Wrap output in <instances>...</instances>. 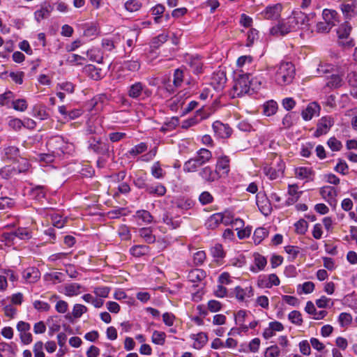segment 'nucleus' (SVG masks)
I'll return each instance as SVG.
<instances>
[{"label": "nucleus", "mask_w": 357, "mask_h": 357, "mask_svg": "<svg viewBox=\"0 0 357 357\" xmlns=\"http://www.w3.org/2000/svg\"><path fill=\"white\" fill-rule=\"evenodd\" d=\"M134 218L139 225L149 224L153 221L151 214L146 210L137 211Z\"/></svg>", "instance_id": "393cba45"}, {"label": "nucleus", "mask_w": 357, "mask_h": 357, "mask_svg": "<svg viewBox=\"0 0 357 357\" xmlns=\"http://www.w3.org/2000/svg\"><path fill=\"white\" fill-rule=\"evenodd\" d=\"M333 124L334 121L332 117L328 116L321 117L317 122V129L314 132V136L319 137L327 134Z\"/></svg>", "instance_id": "423d86ee"}, {"label": "nucleus", "mask_w": 357, "mask_h": 357, "mask_svg": "<svg viewBox=\"0 0 357 357\" xmlns=\"http://www.w3.org/2000/svg\"><path fill=\"white\" fill-rule=\"evenodd\" d=\"M227 78L223 72L219 71L214 74L212 77V84L215 85V87L218 89L222 88L226 83Z\"/></svg>", "instance_id": "e433bc0d"}, {"label": "nucleus", "mask_w": 357, "mask_h": 357, "mask_svg": "<svg viewBox=\"0 0 357 357\" xmlns=\"http://www.w3.org/2000/svg\"><path fill=\"white\" fill-rule=\"evenodd\" d=\"M210 253L215 261L218 262L225 257V252L221 244L216 243L210 249Z\"/></svg>", "instance_id": "473e14b6"}, {"label": "nucleus", "mask_w": 357, "mask_h": 357, "mask_svg": "<svg viewBox=\"0 0 357 357\" xmlns=\"http://www.w3.org/2000/svg\"><path fill=\"white\" fill-rule=\"evenodd\" d=\"M321 107L316 102H312L301 112L303 120L310 121L314 116H318L320 114Z\"/></svg>", "instance_id": "9b49d317"}, {"label": "nucleus", "mask_w": 357, "mask_h": 357, "mask_svg": "<svg viewBox=\"0 0 357 357\" xmlns=\"http://www.w3.org/2000/svg\"><path fill=\"white\" fill-rule=\"evenodd\" d=\"M206 272L202 269L195 268L191 270L188 275L189 281L193 283L199 282L206 278Z\"/></svg>", "instance_id": "c756f323"}, {"label": "nucleus", "mask_w": 357, "mask_h": 357, "mask_svg": "<svg viewBox=\"0 0 357 357\" xmlns=\"http://www.w3.org/2000/svg\"><path fill=\"white\" fill-rule=\"evenodd\" d=\"M250 76V74L243 73L237 75L231 92L233 98L241 97L250 93L251 91L249 84Z\"/></svg>", "instance_id": "7ed1b4c3"}, {"label": "nucleus", "mask_w": 357, "mask_h": 357, "mask_svg": "<svg viewBox=\"0 0 357 357\" xmlns=\"http://www.w3.org/2000/svg\"><path fill=\"white\" fill-rule=\"evenodd\" d=\"M127 95L132 99L144 100L151 96L152 91L144 83L135 82L128 86Z\"/></svg>", "instance_id": "20e7f679"}, {"label": "nucleus", "mask_w": 357, "mask_h": 357, "mask_svg": "<svg viewBox=\"0 0 357 357\" xmlns=\"http://www.w3.org/2000/svg\"><path fill=\"white\" fill-rule=\"evenodd\" d=\"M347 80L349 84L354 87H357V64L350 65L349 67Z\"/></svg>", "instance_id": "4c0bfd02"}, {"label": "nucleus", "mask_w": 357, "mask_h": 357, "mask_svg": "<svg viewBox=\"0 0 357 357\" xmlns=\"http://www.w3.org/2000/svg\"><path fill=\"white\" fill-rule=\"evenodd\" d=\"M256 203L259 211L264 215L271 213L272 207L271 200L264 192H260L256 195Z\"/></svg>", "instance_id": "6e6552de"}, {"label": "nucleus", "mask_w": 357, "mask_h": 357, "mask_svg": "<svg viewBox=\"0 0 357 357\" xmlns=\"http://www.w3.org/2000/svg\"><path fill=\"white\" fill-rule=\"evenodd\" d=\"M205 116L202 114V110H197L194 116L189 118L182 122V128H188L191 126H193L197 124L200 121L204 119Z\"/></svg>", "instance_id": "c85d7f7f"}, {"label": "nucleus", "mask_w": 357, "mask_h": 357, "mask_svg": "<svg viewBox=\"0 0 357 357\" xmlns=\"http://www.w3.org/2000/svg\"><path fill=\"white\" fill-rule=\"evenodd\" d=\"M84 291V287L78 283H68L63 287L61 293L65 294L66 296L73 297L80 294Z\"/></svg>", "instance_id": "4468645a"}, {"label": "nucleus", "mask_w": 357, "mask_h": 357, "mask_svg": "<svg viewBox=\"0 0 357 357\" xmlns=\"http://www.w3.org/2000/svg\"><path fill=\"white\" fill-rule=\"evenodd\" d=\"M46 191L43 186L38 185L32 189L31 195V197L38 200L41 201L45 197Z\"/></svg>", "instance_id": "3c124183"}, {"label": "nucleus", "mask_w": 357, "mask_h": 357, "mask_svg": "<svg viewBox=\"0 0 357 357\" xmlns=\"http://www.w3.org/2000/svg\"><path fill=\"white\" fill-rule=\"evenodd\" d=\"M341 10L347 17H352L357 14V6L354 3H342Z\"/></svg>", "instance_id": "58836bf2"}, {"label": "nucleus", "mask_w": 357, "mask_h": 357, "mask_svg": "<svg viewBox=\"0 0 357 357\" xmlns=\"http://www.w3.org/2000/svg\"><path fill=\"white\" fill-rule=\"evenodd\" d=\"M320 195L327 202L335 199L337 195V192L334 187L326 185L320 189Z\"/></svg>", "instance_id": "cd10ccee"}, {"label": "nucleus", "mask_w": 357, "mask_h": 357, "mask_svg": "<svg viewBox=\"0 0 357 357\" xmlns=\"http://www.w3.org/2000/svg\"><path fill=\"white\" fill-rule=\"evenodd\" d=\"M236 298L238 301H246L248 298L253 296V289L251 286L243 288L240 286L236 287L234 289Z\"/></svg>", "instance_id": "a211bd4d"}, {"label": "nucleus", "mask_w": 357, "mask_h": 357, "mask_svg": "<svg viewBox=\"0 0 357 357\" xmlns=\"http://www.w3.org/2000/svg\"><path fill=\"white\" fill-rule=\"evenodd\" d=\"M212 158V154L211 151L206 149H199L197 155L193 157L194 160L197 162V163L200 166L204 165L208 162Z\"/></svg>", "instance_id": "b1692460"}, {"label": "nucleus", "mask_w": 357, "mask_h": 357, "mask_svg": "<svg viewBox=\"0 0 357 357\" xmlns=\"http://www.w3.org/2000/svg\"><path fill=\"white\" fill-rule=\"evenodd\" d=\"M342 79L337 75H333L328 78L326 85L330 89H335L342 85Z\"/></svg>", "instance_id": "8fccbe9b"}, {"label": "nucleus", "mask_w": 357, "mask_h": 357, "mask_svg": "<svg viewBox=\"0 0 357 357\" xmlns=\"http://www.w3.org/2000/svg\"><path fill=\"white\" fill-rule=\"evenodd\" d=\"M138 36V31L137 30H128L126 33V37L127 38L126 43L129 47H133L135 43L137 40Z\"/></svg>", "instance_id": "6e6d98bb"}, {"label": "nucleus", "mask_w": 357, "mask_h": 357, "mask_svg": "<svg viewBox=\"0 0 357 357\" xmlns=\"http://www.w3.org/2000/svg\"><path fill=\"white\" fill-rule=\"evenodd\" d=\"M6 238L13 240V236H16L22 240L29 239L31 237V231L26 228H18L13 234H5Z\"/></svg>", "instance_id": "bb28decb"}, {"label": "nucleus", "mask_w": 357, "mask_h": 357, "mask_svg": "<svg viewBox=\"0 0 357 357\" xmlns=\"http://www.w3.org/2000/svg\"><path fill=\"white\" fill-rule=\"evenodd\" d=\"M149 250V249L148 246L142 245H137L132 246L130 248V252L132 255L139 257L140 256L144 255L146 253H148Z\"/></svg>", "instance_id": "49530a36"}, {"label": "nucleus", "mask_w": 357, "mask_h": 357, "mask_svg": "<svg viewBox=\"0 0 357 357\" xmlns=\"http://www.w3.org/2000/svg\"><path fill=\"white\" fill-rule=\"evenodd\" d=\"M184 79V72L181 69H176L174 70L173 75V84H165V89L169 93H172L174 92L175 89L180 87L181 84L183 82Z\"/></svg>", "instance_id": "f8f14e48"}, {"label": "nucleus", "mask_w": 357, "mask_h": 357, "mask_svg": "<svg viewBox=\"0 0 357 357\" xmlns=\"http://www.w3.org/2000/svg\"><path fill=\"white\" fill-rule=\"evenodd\" d=\"M184 94H181L179 93L176 96L174 97L171 100V102L169 103V107L172 111H177L179 107H181L184 103V100H183V96Z\"/></svg>", "instance_id": "09e8293b"}, {"label": "nucleus", "mask_w": 357, "mask_h": 357, "mask_svg": "<svg viewBox=\"0 0 357 357\" xmlns=\"http://www.w3.org/2000/svg\"><path fill=\"white\" fill-rule=\"evenodd\" d=\"M23 278L29 283L36 282L40 278V272L36 268H28L23 272Z\"/></svg>", "instance_id": "a878e982"}, {"label": "nucleus", "mask_w": 357, "mask_h": 357, "mask_svg": "<svg viewBox=\"0 0 357 357\" xmlns=\"http://www.w3.org/2000/svg\"><path fill=\"white\" fill-rule=\"evenodd\" d=\"M268 236V231L265 228L259 227L255 229L253 240L255 244H259Z\"/></svg>", "instance_id": "a18cd8bd"}, {"label": "nucleus", "mask_w": 357, "mask_h": 357, "mask_svg": "<svg viewBox=\"0 0 357 357\" xmlns=\"http://www.w3.org/2000/svg\"><path fill=\"white\" fill-rule=\"evenodd\" d=\"M199 174L204 181L208 183L213 182L220 177L219 173L216 170L213 171L208 166L202 169Z\"/></svg>", "instance_id": "4be33fe9"}, {"label": "nucleus", "mask_w": 357, "mask_h": 357, "mask_svg": "<svg viewBox=\"0 0 357 357\" xmlns=\"http://www.w3.org/2000/svg\"><path fill=\"white\" fill-rule=\"evenodd\" d=\"M253 262L254 265L250 266V270L252 273H258L265 268L267 264V259L263 255L256 252L253 254Z\"/></svg>", "instance_id": "f3484780"}, {"label": "nucleus", "mask_w": 357, "mask_h": 357, "mask_svg": "<svg viewBox=\"0 0 357 357\" xmlns=\"http://www.w3.org/2000/svg\"><path fill=\"white\" fill-rule=\"evenodd\" d=\"M222 218L221 217L220 213H214L211 215L206 222V226L208 228L214 229L218 227L220 224L222 223Z\"/></svg>", "instance_id": "ea45409f"}, {"label": "nucleus", "mask_w": 357, "mask_h": 357, "mask_svg": "<svg viewBox=\"0 0 357 357\" xmlns=\"http://www.w3.org/2000/svg\"><path fill=\"white\" fill-rule=\"evenodd\" d=\"M0 304L3 306V310L6 317L13 319L17 314V309L12 305H6V299H2Z\"/></svg>", "instance_id": "c03bdc74"}, {"label": "nucleus", "mask_w": 357, "mask_h": 357, "mask_svg": "<svg viewBox=\"0 0 357 357\" xmlns=\"http://www.w3.org/2000/svg\"><path fill=\"white\" fill-rule=\"evenodd\" d=\"M288 193L291 197L289 199V202L294 203L300 197L301 192H298L296 185H291L289 186Z\"/></svg>", "instance_id": "bf43d9fd"}, {"label": "nucleus", "mask_w": 357, "mask_h": 357, "mask_svg": "<svg viewBox=\"0 0 357 357\" xmlns=\"http://www.w3.org/2000/svg\"><path fill=\"white\" fill-rule=\"evenodd\" d=\"M212 126L215 135L220 138L229 137L231 134V129L229 126L219 121H215Z\"/></svg>", "instance_id": "2eb2a0df"}, {"label": "nucleus", "mask_w": 357, "mask_h": 357, "mask_svg": "<svg viewBox=\"0 0 357 357\" xmlns=\"http://www.w3.org/2000/svg\"><path fill=\"white\" fill-rule=\"evenodd\" d=\"M334 170L342 175H346L349 173V166L344 160H339Z\"/></svg>", "instance_id": "0e129e2a"}, {"label": "nucleus", "mask_w": 357, "mask_h": 357, "mask_svg": "<svg viewBox=\"0 0 357 357\" xmlns=\"http://www.w3.org/2000/svg\"><path fill=\"white\" fill-rule=\"evenodd\" d=\"M309 19L307 16L301 11H294L287 18L280 21L276 25L270 29V33L272 36H284L291 31L302 30L301 33L304 37L305 33L310 31Z\"/></svg>", "instance_id": "f257e3e1"}, {"label": "nucleus", "mask_w": 357, "mask_h": 357, "mask_svg": "<svg viewBox=\"0 0 357 357\" xmlns=\"http://www.w3.org/2000/svg\"><path fill=\"white\" fill-rule=\"evenodd\" d=\"M146 192L155 196H163L166 193V188L162 184L151 185L146 188Z\"/></svg>", "instance_id": "79ce46f5"}, {"label": "nucleus", "mask_w": 357, "mask_h": 357, "mask_svg": "<svg viewBox=\"0 0 357 357\" xmlns=\"http://www.w3.org/2000/svg\"><path fill=\"white\" fill-rule=\"evenodd\" d=\"M87 307L82 304H75L73 306L72 315L74 318L78 319L82 317L83 314L86 312Z\"/></svg>", "instance_id": "e2e57ef3"}, {"label": "nucleus", "mask_w": 357, "mask_h": 357, "mask_svg": "<svg viewBox=\"0 0 357 357\" xmlns=\"http://www.w3.org/2000/svg\"><path fill=\"white\" fill-rule=\"evenodd\" d=\"M265 79L262 75H256L255 76L250 75V83L251 91L259 90L264 84Z\"/></svg>", "instance_id": "72a5a7b5"}, {"label": "nucleus", "mask_w": 357, "mask_h": 357, "mask_svg": "<svg viewBox=\"0 0 357 357\" xmlns=\"http://www.w3.org/2000/svg\"><path fill=\"white\" fill-rule=\"evenodd\" d=\"M17 174L16 167L12 165H6L0 169V176L3 179H10Z\"/></svg>", "instance_id": "c9c22d12"}, {"label": "nucleus", "mask_w": 357, "mask_h": 357, "mask_svg": "<svg viewBox=\"0 0 357 357\" xmlns=\"http://www.w3.org/2000/svg\"><path fill=\"white\" fill-rule=\"evenodd\" d=\"M18 163L17 169V174L20 173H25L29 171L31 165L29 164L27 159L19 157L17 160H15Z\"/></svg>", "instance_id": "de8ad7c7"}, {"label": "nucleus", "mask_w": 357, "mask_h": 357, "mask_svg": "<svg viewBox=\"0 0 357 357\" xmlns=\"http://www.w3.org/2000/svg\"><path fill=\"white\" fill-rule=\"evenodd\" d=\"M267 71L270 78L280 86L291 84L296 73L294 64L289 61H282L275 66L268 67Z\"/></svg>", "instance_id": "f03ea898"}, {"label": "nucleus", "mask_w": 357, "mask_h": 357, "mask_svg": "<svg viewBox=\"0 0 357 357\" xmlns=\"http://www.w3.org/2000/svg\"><path fill=\"white\" fill-rule=\"evenodd\" d=\"M338 321L341 327H347L352 321V317L349 313L342 312L338 317Z\"/></svg>", "instance_id": "13d9d810"}, {"label": "nucleus", "mask_w": 357, "mask_h": 357, "mask_svg": "<svg viewBox=\"0 0 357 357\" xmlns=\"http://www.w3.org/2000/svg\"><path fill=\"white\" fill-rule=\"evenodd\" d=\"M139 236L147 243H153L155 241V236L153 234L151 227H142L139 229Z\"/></svg>", "instance_id": "2f4dec72"}, {"label": "nucleus", "mask_w": 357, "mask_h": 357, "mask_svg": "<svg viewBox=\"0 0 357 357\" xmlns=\"http://www.w3.org/2000/svg\"><path fill=\"white\" fill-rule=\"evenodd\" d=\"M351 31V26L348 23H344L340 26L337 31L339 38V43L345 47L354 46V40L349 37Z\"/></svg>", "instance_id": "39448f33"}, {"label": "nucleus", "mask_w": 357, "mask_h": 357, "mask_svg": "<svg viewBox=\"0 0 357 357\" xmlns=\"http://www.w3.org/2000/svg\"><path fill=\"white\" fill-rule=\"evenodd\" d=\"M215 170L219 173L220 177L228 174L230 170L228 156L225 155H218Z\"/></svg>", "instance_id": "ddd939ff"}, {"label": "nucleus", "mask_w": 357, "mask_h": 357, "mask_svg": "<svg viewBox=\"0 0 357 357\" xmlns=\"http://www.w3.org/2000/svg\"><path fill=\"white\" fill-rule=\"evenodd\" d=\"M257 284L262 289L271 288L273 286H278L280 280L275 274L261 275L258 277Z\"/></svg>", "instance_id": "1a4fd4ad"}, {"label": "nucleus", "mask_w": 357, "mask_h": 357, "mask_svg": "<svg viewBox=\"0 0 357 357\" xmlns=\"http://www.w3.org/2000/svg\"><path fill=\"white\" fill-rule=\"evenodd\" d=\"M288 318L289 321L294 324L300 326L303 323L301 314L297 310L291 312L288 315Z\"/></svg>", "instance_id": "680f3d73"}, {"label": "nucleus", "mask_w": 357, "mask_h": 357, "mask_svg": "<svg viewBox=\"0 0 357 357\" xmlns=\"http://www.w3.org/2000/svg\"><path fill=\"white\" fill-rule=\"evenodd\" d=\"M52 10L53 7L50 3L46 1L44 2L41 7L34 13L36 20L39 22L42 20L48 17Z\"/></svg>", "instance_id": "5701e85b"}, {"label": "nucleus", "mask_w": 357, "mask_h": 357, "mask_svg": "<svg viewBox=\"0 0 357 357\" xmlns=\"http://www.w3.org/2000/svg\"><path fill=\"white\" fill-rule=\"evenodd\" d=\"M323 20L327 22L328 24L333 26L337 22V12L333 10L324 9L323 10Z\"/></svg>", "instance_id": "f704fd0d"}, {"label": "nucleus", "mask_w": 357, "mask_h": 357, "mask_svg": "<svg viewBox=\"0 0 357 357\" xmlns=\"http://www.w3.org/2000/svg\"><path fill=\"white\" fill-rule=\"evenodd\" d=\"M165 337L164 332L155 331L152 334V342L155 344L162 345L165 342Z\"/></svg>", "instance_id": "052dcab7"}, {"label": "nucleus", "mask_w": 357, "mask_h": 357, "mask_svg": "<svg viewBox=\"0 0 357 357\" xmlns=\"http://www.w3.org/2000/svg\"><path fill=\"white\" fill-rule=\"evenodd\" d=\"M13 98L14 93L10 91H6L3 93L0 94V105L8 106Z\"/></svg>", "instance_id": "5fc2aeb1"}, {"label": "nucleus", "mask_w": 357, "mask_h": 357, "mask_svg": "<svg viewBox=\"0 0 357 357\" xmlns=\"http://www.w3.org/2000/svg\"><path fill=\"white\" fill-rule=\"evenodd\" d=\"M190 338L192 341V347L197 350L202 349L208 341L206 333L203 332L197 334H191Z\"/></svg>", "instance_id": "aec40b11"}, {"label": "nucleus", "mask_w": 357, "mask_h": 357, "mask_svg": "<svg viewBox=\"0 0 357 357\" xmlns=\"http://www.w3.org/2000/svg\"><path fill=\"white\" fill-rule=\"evenodd\" d=\"M327 144L333 151H339L342 148V142L334 137L329 138Z\"/></svg>", "instance_id": "338daca9"}, {"label": "nucleus", "mask_w": 357, "mask_h": 357, "mask_svg": "<svg viewBox=\"0 0 357 357\" xmlns=\"http://www.w3.org/2000/svg\"><path fill=\"white\" fill-rule=\"evenodd\" d=\"M294 174L296 178L309 181L313 179L314 172L310 167H298L295 168Z\"/></svg>", "instance_id": "412c9836"}, {"label": "nucleus", "mask_w": 357, "mask_h": 357, "mask_svg": "<svg viewBox=\"0 0 357 357\" xmlns=\"http://www.w3.org/2000/svg\"><path fill=\"white\" fill-rule=\"evenodd\" d=\"M199 165L193 158L189 159L183 165V171L185 172H195L197 170Z\"/></svg>", "instance_id": "4d7b16f0"}, {"label": "nucleus", "mask_w": 357, "mask_h": 357, "mask_svg": "<svg viewBox=\"0 0 357 357\" xmlns=\"http://www.w3.org/2000/svg\"><path fill=\"white\" fill-rule=\"evenodd\" d=\"M16 328L20 333V338L22 342L24 344H29L33 340L32 335L30 333V324L20 321L17 324Z\"/></svg>", "instance_id": "0eeeda50"}, {"label": "nucleus", "mask_w": 357, "mask_h": 357, "mask_svg": "<svg viewBox=\"0 0 357 357\" xmlns=\"http://www.w3.org/2000/svg\"><path fill=\"white\" fill-rule=\"evenodd\" d=\"M263 172L264 174L271 180L276 179L282 173V168L277 170L268 165H265L263 167Z\"/></svg>", "instance_id": "37998d69"}, {"label": "nucleus", "mask_w": 357, "mask_h": 357, "mask_svg": "<svg viewBox=\"0 0 357 357\" xmlns=\"http://www.w3.org/2000/svg\"><path fill=\"white\" fill-rule=\"evenodd\" d=\"M44 344L43 342L38 341L36 342L33 347V351L34 354V357H45V354L43 352Z\"/></svg>", "instance_id": "774afa93"}, {"label": "nucleus", "mask_w": 357, "mask_h": 357, "mask_svg": "<svg viewBox=\"0 0 357 357\" xmlns=\"http://www.w3.org/2000/svg\"><path fill=\"white\" fill-rule=\"evenodd\" d=\"M89 149L98 154L105 155L109 151V146L96 137H91L89 141Z\"/></svg>", "instance_id": "9d476101"}, {"label": "nucleus", "mask_w": 357, "mask_h": 357, "mask_svg": "<svg viewBox=\"0 0 357 357\" xmlns=\"http://www.w3.org/2000/svg\"><path fill=\"white\" fill-rule=\"evenodd\" d=\"M278 109V103L275 100H271L263 105V114L266 116H271L277 112Z\"/></svg>", "instance_id": "7c9ffc66"}, {"label": "nucleus", "mask_w": 357, "mask_h": 357, "mask_svg": "<svg viewBox=\"0 0 357 357\" xmlns=\"http://www.w3.org/2000/svg\"><path fill=\"white\" fill-rule=\"evenodd\" d=\"M12 105L14 109L20 112H24L27 109L28 105L24 99H17L12 101Z\"/></svg>", "instance_id": "69168bd1"}, {"label": "nucleus", "mask_w": 357, "mask_h": 357, "mask_svg": "<svg viewBox=\"0 0 357 357\" xmlns=\"http://www.w3.org/2000/svg\"><path fill=\"white\" fill-rule=\"evenodd\" d=\"M282 7L281 3H278L268 6L263 12L264 18L268 20L277 19L280 15Z\"/></svg>", "instance_id": "6ab92c4d"}, {"label": "nucleus", "mask_w": 357, "mask_h": 357, "mask_svg": "<svg viewBox=\"0 0 357 357\" xmlns=\"http://www.w3.org/2000/svg\"><path fill=\"white\" fill-rule=\"evenodd\" d=\"M99 34V30L95 24H88L86 26L83 36L86 38H95Z\"/></svg>", "instance_id": "864d4df0"}, {"label": "nucleus", "mask_w": 357, "mask_h": 357, "mask_svg": "<svg viewBox=\"0 0 357 357\" xmlns=\"http://www.w3.org/2000/svg\"><path fill=\"white\" fill-rule=\"evenodd\" d=\"M188 63L195 74L202 73L203 63L199 56H192L188 60Z\"/></svg>", "instance_id": "a19ab883"}, {"label": "nucleus", "mask_w": 357, "mask_h": 357, "mask_svg": "<svg viewBox=\"0 0 357 357\" xmlns=\"http://www.w3.org/2000/svg\"><path fill=\"white\" fill-rule=\"evenodd\" d=\"M19 149L14 146H5L1 149V159L3 161L6 160H17L19 155Z\"/></svg>", "instance_id": "dca6fc26"}, {"label": "nucleus", "mask_w": 357, "mask_h": 357, "mask_svg": "<svg viewBox=\"0 0 357 357\" xmlns=\"http://www.w3.org/2000/svg\"><path fill=\"white\" fill-rule=\"evenodd\" d=\"M295 231L298 234H305L308 229V222L304 219H300L294 223Z\"/></svg>", "instance_id": "603ef678"}]
</instances>
